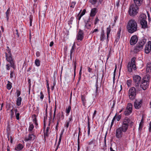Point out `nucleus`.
<instances>
[{
	"mask_svg": "<svg viewBox=\"0 0 151 151\" xmlns=\"http://www.w3.org/2000/svg\"><path fill=\"white\" fill-rule=\"evenodd\" d=\"M121 31V28H119L118 29V31L117 33L116 37L115 42H117L119 40L120 36V33Z\"/></svg>",
	"mask_w": 151,
	"mask_h": 151,
	"instance_id": "nucleus-18",
	"label": "nucleus"
},
{
	"mask_svg": "<svg viewBox=\"0 0 151 151\" xmlns=\"http://www.w3.org/2000/svg\"><path fill=\"white\" fill-rule=\"evenodd\" d=\"M121 115H119L118 116L116 117V119L117 121H119L120 119H121Z\"/></svg>",
	"mask_w": 151,
	"mask_h": 151,
	"instance_id": "nucleus-60",
	"label": "nucleus"
},
{
	"mask_svg": "<svg viewBox=\"0 0 151 151\" xmlns=\"http://www.w3.org/2000/svg\"><path fill=\"white\" fill-rule=\"evenodd\" d=\"M84 22L85 24V28L88 29H90L91 27V22L90 20V18H89L88 20H85Z\"/></svg>",
	"mask_w": 151,
	"mask_h": 151,
	"instance_id": "nucleus-15",
	"label": "nucleus"
},
{
	"mask_svg": "<svg viewBox=\"0 0 151 151\" xmlns=\"http://www.w3.org/2000/svg\"><path fill=\"white\" fill-rule=\"evenodd\" d=\"M95 139H93L90 142H88V144L89 145H91L92 144L95 143Z\"/></svg>",
	"mask_w": 151,
	"mask_h": 151,
	"instance_id": "nucleus-45",
	"label": "nucleus"
},
{
	"mask_svg": "<svg viewBox=\"0 0 151 151\" xmlns=\"http://www.w3.org/2000/svg\"><path fill=\"white\" fill-rule=\"evenodd\" d=\"M14 112L13 109L11 110L10 115L11 118H13L14 116Z\"/></svg>",
	"mask_w": 151,
	"mask_h": 151,
	"instance_id": "nucleus-48",
	"label": "nucleus"
},
{
	"mask_svg": "<svg viewBox=\"0 0 151 151\" xmlns=\"http://www.w3.org/2000/svg\"><path fill=\"white\" fill-rule=\"evenodd\" d=\"M140 23L142 28L145 29L147 28V22L146 20H140Z\"/></svg>",
	"mask_w": 151,
	"mask_h": 151,
	"instance_id": "nucleus-16",
	"label": "nucleus"
},
{
	"mask_svg": "<svg viewBox=\"0 0 151 151\" xmlns=\"http://www.w3.org/2000/svg\"><path fill=\"white\" fill-rule=\"evenodd\" d=\"M133 80L134 83V86L137 88H138L140 85L141 80V77L138 75H134L133 76Z\"/></svg>",
	"mask_w": 151,
	"mask_h": 151,
	"instance_id": "nucleus-6",
	"label": "nucleus"
},
{
	"mask_svg": "<svg viewBox=\"0 0 151 151\" xmlns=\"http://www.w3.org/2000/svg\"><path fill=\"white\" fill-rule=\"evenodd\" d=\"M76 2L75 1H73L71 2L70 3V7L72 8H74L75 7V6L76 4Z\"/></svg>",
	"mask_w": 151,
	"mask_h": 151,
	"instance_id": "nucleus-40",
	"label": "nucleus"
},
{
	"mask_svg": "<svg viewBox=\"0 0 151 151\" xmlns=\"http://www.w3.org/2000/svg\"><path fill=\"white\" fill-rule=\"evenodd\" d=\"M50 129V127H47L46 129V132H45L44 131V137H48V132Z\"/></svg>",
	"mask_w": 151,
	"mask_h": 151,
	"instance_id": "nucleus-32",
	"label": "nucleus"
},
{
	"mask_svg": "<svg viewBox=\"0 0 151 151\" xmlns=\"http://www.w3.org/2000/svg\"><path fill=\"white\" fill-rule=\"evenodd\" d=\"M146 42V40L143 39L139 41L137 44L134 49V51L136 52H138L143 48V46Z\"/></svg>",
	"mask_w": 151,
	"mask_h": 151,
	"instance_id": "nucleus-4",
	"label": "nucleus"
},
{
	"mask_svg": "<svg viewBox=\"0 0 151 151\" xmlns=\"http://www.w3.org/2000/svg\"><path fill=\"white\" fill-rule=\"evenodd\" d=\"M147 18V16L145 14H140L139 17V20H146Z\"/></svg>",
	"mask_w": 151,
	"mask_h": 151,
	"instance_id": "nucleus-29",
	"label": "nucleus"
},
{
	"mask_svg": "<svg viewBox=\"0 0 151 151\" xmlns=\"http://www.w3.org/2000/svg\"><path fill=\"white\" fill-rule=\"evenodd\" d=\"M72 120V116H70L68 120H67L65 122V126L67 128H68L69 125V124L70 122Z\"/></svg>",
	"mask_w": 151,
	"mask_h": 151,
	"instance_id": "nucleus-23",
	"label": "nucleus"
},
{
	"mask_svg": "<svg viewBox=\"0 0 151 151\" xmlns=\"http://www.w3.org/2000/svg\"><path fill=\"white\" fill-rule=\"evenodd\" d=\"M83 32L82 30L80 29L77 34L76 39L78 40L82 41L83 39Z\"/></svg>",
	"mask_w": 151,
	"mask_h": 151,
	"instance_id": "nucleus-9",
	"label": "nucleus"
},
{
	"mask_svg": "<svg viewBox=\"0 0 151 151\" xmlns=\"http://www.w3.org/2000/svg\"><path fill=\"white\" fill-rule=\"evenodd\" d=\"M81 99L83 105L85 106L86 105V96L84 95H81Z\"/></svg>",
	"mask_w": 151,
	"mask_h": 151,
	"instance_id": "nucleus-25",
	"label": "nucleus"
},
{
	"mask_svg": "<svg viewBox=\"0 0 151 151\" xmlns=\"http://www.w3.org/2000/svg\"><path fill=\"white\" fill-rule=\"evenodd\" d=\"M127 28L129 33H133L137 30V23L135 20L131 19L128 22Z\"/></svg>",
	"mask_w": 151,
	"mask_h": 151,
	"instance_id": "nucleus-1",
	"label": "nucleus"
},
{
	"mask_svg": "<svg viewBox=\"0 0 151 151\" xmlns=\"http://www.w3.org/2000/svg\"><path fill=\"white\" fill-rule=\"evenodd\" d=\"M142 103V100H141L139 101L136 100L134 104L135 108L136 109H138L140 108L141 107Z\"/></svg>",
	"mask_w": 151,
	"mask_h": 151,
	"instance_id": "nucleus-12",
	"label": "nucleus"
},
{
	"mask_svg": "<svg viewBox=\"0 0 151 151\" xmlns=\"http://www.w3.org/2000/svg\"><path fill=\"white\" fill-rule=\"evenodd\" d=\"M138 41L137 37L136 35L132 36L130 40V43L131 45H135Z\"/></svg>",
	"mask_w": 151,
	"mask_h": 151,
	"instance_id": "nucleus-11",
	"label": "nucleus"
},
{
	"mask_svg": "<svg viewBox=\"0 0 151 151\" xmlns=\"http://www.w3.org/2000/svg\"><path fill=\"white\" fill-rule=\"evenodd\" d=\"M33 117L34 118L33 119V121L34 122H36L37 121V120L36 118V116L35 114H34L33 115Z\"/></svg>",
	"mask_w": 151,
	"mask_h": 151,
	"instance_id": "nucleus-49",
	"label": "nucleus"
},
{
	"mask_svg": "<svg viewBox=\"0 0 151 151\" xmlns=\"http://www.w3.org/2000/svg\"><path fill=\"white\" fill-rule=\"evenodd\" d=\"M136 94V88L134 87L131 88L129 90L128 95L129 99L131 100H134L135 98Z\"/></svg>",
	"mask_w": 151,
	"mask_h": 151,
	"instance_id": "nucleus-5",
	"label": "nucleus"
},
{
	"mask_svg": "<svg viewBox=\"0 0 151 151\" xmlns=\"http://www.w3.org/2000/svg\"><path fill=\"white\" fill-rule=\"evenodd\" d=\"M151 50V42L149 41L146 45L145 48V52L147 54L149 53Z\"/></svg>",
	"mask_w": 151,
	"mask_h": 151,
	"instance_id": "nucleus-14",
	"label": "nucleus"
},
{
	"mask_svg": "<svg viewBox=\"0 0 151 151\" xmlns=\"http://www.w3.org/2000/svg\"><path fill=\"white\" fill-rule=\"evenodd\" d=\"M10 8H9L7 10L6 12V18L7 19V21L9 19V15H10Z\"/></svg>",
	"mask_w": 151,
	"mask_h": 151,
	"instance_id": "nucleus-31",
	"label": "nucleus"
},
{
	"mask_svg": "<svg viewBox=\"0 0 151 151\" xmlns=\"http://www.w3.org/2000/svg\"><path fill=\"white\" fill-rule=\"evenodd\" d=\"M80 12H79V13L78 14L77 16L78 19L79 20L81 19L82 17V16L80 15Z\"/></svg>",
	"mask_w": 151,
	"mask_h": 151,
	"instance_id": "nucleus-58",
	"label": "nucleus"
},
{
	"mask_svg": "<svg viewBox=\"0 0 151 151\" xmlns=\"http://www.w3.org/2000/svg\"><path fill=\"white\" fill-rule=\"evenodd\" d=\"M5 55L6 60L10 63L11 66L14 68V63L12 56V54H8L6 52Z\"/></svg>",
	"mask_w": 151,
	"mask_h": 151,
	"instance_id": "nucleus-7",
	"label": "nucleus"
},
{
	"mask_svg": "<svg viewBox=\"0 0 151 151\" xmlns=\"http://www.w3.org/2000/svg\"><path fill=\"white\" fill-rule=\"evenodd\" d=\"M110 32L111 29L110 28V26H109L108 27H107L106 29V37L108 41V38L109 37V35L110 33Z\"/></svg>",
	"mask_w": 151,
	"mask_h": 151,
	"instance_id": "nucleus-30",
	"label": "nucleus"
},
{
	"mask_svg": "<svg viewBox=\"0 0 151 151\" xmlns=\"http://www.w3.org/2000/svg\"><path fill=\"white\" fill-rule=\"evenodd\" d=\"M81 131H79L78 132V143L79 142V135H81Z\"/></svg>",
	"mask_w": 151,
	"mask_h": 151,
	"instance_id": "nucleus-57",
	"label": "nucleus"
},
{
	"mask_svg": "<svg viewBox=\"0 0 151 151\" xmlns=\"http://www.w3.org/2000/svg\"><path fill=\"white\" fill-rule=\"evenodd\" d=\"M97 1V0H91V2L92 4L93 5L96 3Z\"/></svg>",
	"mask_w": 151,
	"mask_h": 151,
	"instance_id": "nucleus-53",
	"label": "nucleus"
},
{
	"mask_svg": "<svg viewBox=\"0 0 151 151\" xmlns=\"http://www.w3.org/2000/svg\"><path fill=\"white\" fill-rule=\"evenodd\" d=\"M139 6L135 4H132L129 7V13L130 16H134L138 13Z\"/></svg>",
	"mask_w": 151,
	"mask_h": 151,
	"instance_id": "nucleus-2",
	"label": "nucleus"
},
{
	"mask_svg": "<svg viewBox=\"0 0 151 151\" xmlns=\"http://www.w3.org/2000/svg\"><path fill=\"white\" fill-rule=\"evenodd\" d=\"M132 112L131 111L127 110V109H126L124 112V114L125 115L128 116Z\"/></svg>",
	"mask_w": 151,
	"mask_h": 151,
	"instance_id": "nucleus-39",
	"label": "nucleus"
},
{
	"mask_svg": "<svg viewBox=\"0 0 151 151\" xmlns=\"http://www.w3.org/2000/svg\"><path fill=\"white\" fill-rule=\"evenodd\" d=\"M8 83L6 85V88H7L8 90H10L12 88V83L9 81H8Z\"/></svg>",
	"mask_w": 151,
	"mask_h": 151,
	"instance_id": "nucleus-34",
	"label": "nucleus"
},
{
	"mask_svg": "<svg viewBox=\"0 0 151 151\" xmlns=\"http://www.w3.org/2000/svg\"><path fill=\"white\" fill-rule=\"evenodd\" d=\"M6 68L7 70H9L10 69V65L7 64L6 65Z\"/></svg>",
	"mask_w": 151,
	"mask_h": 151,
	"instance_id": "nucleus-59",
	"label": "nucleus"
},
{
	"mask_svg": "<svg viewBox=\"0 0 151 151\" xmlns=\"http://www.w3.org/2000/svg\"><path fill=\"white\" fill-rule=\"evenodd\" d=\"M64 116L63 111L61 113L59 112L57 115V124L59 123L61 120H63L64 119Z\"/></svg>",
	"mask_w": 151,
	"mask_h": 151,
	"instance_id": "nucleus-10",
	"label": "nucleus"
},
{
	"mask_svg": "<svg viewBox=\"0 0 151 151\" xmlns=\"http://www.w3.org/2000/svg\"><path fill=\"white\" fill-rule=\"evenodd\" d=\"M121 128H118L116 129V136L117 138H119L122 137L123 132Z\"/></svg>",
	"mask_w": 151,
	"mask_h": 151,
	"instance_id": "nucleus-13",
	"label": "nucleus"
},
{
	"mask_svg": "<svg viewBox=\"0 0 151 151\" xmlns=\"http://www.w3.org/2000/svg\"><path fill=\"white\" fill-rule=\"evenodd\" d=\"M119 2L120 1H117V2H116V6L117 7V8H118L119 7Z\"/></svg>",
	"mask_w": 151,
	"mask_h": 151,
	"instance_id": "nucleus-64",
	"label": "nucleus"
},
{
	"mask_svg": "<svg viewBox=\"0 0 151 151\" xmlns=\"http://www.w3.org/2000/svg\"><path fill=\"white\" fill-rule=\"evenodd\" d=\"M112 106L111 107L112 108H114L115 105V102L114 101H113L112 102H111L110 104V105Z\"/></svg>",
	"mask_w": 151,
	"mask_h": 151,
	"instance_id": "nucleus-46",
	"label": "nucleus"
},
{
	"mask_svg": "<svg viewBox=\"0 0 151 151\" xmlns=\"http://www.w3.org/2000/svg\"><path fill=\"white\" fill-rule=\"evenodd\" d=\"M129 125L126 124H122V126L119 128H121L122 130V131L123 132H126L128 128Z\"/></svg>",
	"mask_w": 151,
	"mask_h": 151,
	"instance_id": "nucleus-17",
	"label": "nucleus"
},
{
	"mask_svg": "<svg viewBox=\"0 0 151 151\" xmlns=\"http://www.w3.org/2000/svg\"><path fill=\"white\" fill-rule=\"evenodd\" d=\"M132 104L131 103H129L128 104L126 109L127 110L131 111L132 112Z\"/></svg>",
	"mask_w": 151,
	"mask_h": 151,
	"instance_id": "nucleus-26",
	"label": "nucleus"
},
{
	"mask_svg": "<svg viewBox=\"0 0 151 151\" xmlns=\"http://www.w3.org/2000/svg\"><path fill=\"white\" fill-rule=\"evenodd\" d=\"M16 33H15V34H16L17 35V37L18 38L19 37V34L18 33V30L17 29H16Z\"/></svg>",
	"mask_w": 151,
	"mask_h": 151,
	"instance_id": "nucleus-61",
	"label": "nucleus"
},
{
	"mask_svg": "<svg viewBox=\"0 0 151 151\" xmlns=\"http://www.w3.org/2000/svg\"><path fill=\"white\" fill-rule=\"evenodd\" d=\"M147 70H148V71L151 70V63H148L147 65Z\"/></svg>",
	"mask_w": 151,
	"mask_h": 151,
	"instance_id": "nucleus-35",
	"label": "nucleus"
},
{
	"mask_svg": "<svg viewBox=\"0 0 151 151\" xmlns=\"http://www.w3.org/2000/svg\"><path fill=\"white\" fill-rule=\"evenodd\" d=\"M96 94H98V85L97 83H96Z\"/></svg>",
	"mask_w": 151,
	"mask_h": 151,
	"instance_id": "nucleus-56",
	"label": "nucleus"
},
{
	"mask_svg": "<svg viewBox=\"0 0 151 151\" xmlns=\"http://www.w3.org/2000/svg\"><path fill=\"white\" fill-rule=\"evenodd\" d=\"M143 122L142 120L139 124V129H141L142 127Z\"/></svg>",
	"mask_w": 151,
	"mask_h": 151,
	"instance_id": "nucleus-51",
	"label": "nucleus"
},
{
	"mask_svg": "<svg viewBox=\"0 0 151 151\" xmlns=\"http://www.w3.org/2000/svg\"><path fill=\"white\" fill-rule=\"evenodd\" d=\"M130 122V119L127 117H126L124 119L122 124H127L129 125V124Z\"/></svg>",
	"mask_w": 151,
	"mask_h": 151,
	"instance_id": "nucleus-22",
	"label": "nucleus"
},
{
	"mask_svg": "<svg viewBox=\"0 0 151 151\" xmlns=\"http://www.w3.org/2000/svg\"><path fill=\"white\" fill-rule=\"evenodd\" d=\"M96 113H97L96 111V110H95L94 112V113H93V117H92L93 118H94V117L96 115Z\"/></svg>",
	"mask_w": 151,
	"mask_h": 151,
	"instance_id": "nucleus-62",
	"label": "nucleus"
},
{
	"mask_svg": "<svg viewBox=\"0 0 151 151\" xmlns=\"http://www.w3.org/2000/svg\"><path fill=\"white\" fill-rule=\"evenodd\" d=\"M73 63L74 66V76H76V60L75 61H73Z\"/></svg>",
	"mask_w": 151,
	"mask_h": 151,
	"instance_id": "nucleus-33",
	"label": "nucleus"
},
{
	"mask_svg": "<svg viewBox=\"0 0 151 151\" xmlns=\"http://www.w3.org/2000/svg\"><path fill=\"white\" fill-rule=\"evenodd\" d=\"M39 0H34V3L33 5L34 8L37 7V5L39 3Z\"/></svg>",
	"mask_w": 151,
	"mask_h": 151,
	"instance_id": "nucleus-37",
	"label": "nucleus"
},
{
	"mask_svg": "<svg viewBox=\"0 0 151 151\" xmlns=\"http://www.w3.org/2000/svg\"><path fill=\"white\" fill-rule=\"evenodd\" d=\"M132 82V81L130 80H127V86L128 87L130 86L131 85Z\"/></svg>",
	"mask_w": 151,
	"mask_h": 151,
	"instance_id": "nucleus-41",
	"label": "nucleus"
},
{
	"mask_svg": "<svg viewBox=\"0 0 151 151\" xmlns=\"http://www.w3.org/2000/svg\"><path fill=\"white\" fill-rule=\"evenodd\" d=\"M14 71H11L10 74V78H12V77H13V74H14Z\"/></svg>",
	"mask_w": 151,
	"mask_h": 151,
	"instance_id": "nucleus-63",
	"label": "nucleus"
},
{
	"mask_svg": "<svg viewBox=\"0 0 151 151\" xmlns=\"http://www.w3.org/2000/svg\"><path fill=\"white\" fill-rule=\"evenodd\" d=\"M22 100V98L21 97H18L16 101V104L18 106H19L21 104Z\"/></svg>",
	"mask_w": 151,
	"mask_h": 151,
	"instance_id": "nucleus-27",
	"label": "nucleus"
},
{
	"mask_svg": "<svg viewBox=\"0 0 151 151\" xmlns=\"http://www.w3.org/2000/svg\"><path fill=\"white\" fill-rule=\"evenodd\" d=\"M35 64L37 66H39L40 65V61L39 59H37L35 61Z\"/></svg>",
	"mask_w": 151,
	"mask_h": 151,
	"instance_id": "nucleus-38",
	"label": "nucleus"
},
{
	"mask_svg": "<svg viewBox=\"0 0 151 151\" xmlns=\"http://www.w3.org/2000/svg\"><path fill=\"white\" fill-rule=\"evenodd\" d=\"M90 123L89 121V119H88V129H90Z\"/></svg>",
	"mask_w": 151,
	"mask_h": 151,
	"instance_id": "nucleus-54",
	"label": "nucleus"
},
{
	"mask_svg": "<svg viewBox=\"0 0 151 151\" xmlns=\"http://www.w3.org/2000/svg\"><path fill=\"white\" fill-rule=\"evenodd\" d=\"M35 136L32 134H29L28 138H26L25 139L26 141L33 140L35 138Z\"/></svg>",
	"mask_w": 151,
	"mask_h": 151,
	"instance_id": "nucleus-19",
	"label": "nucleus"
},
{
	"mask_svg": "<svg viewBox=\"0 0 151 151\" xmlns=\"http://www.w3.org/2000/svg\"><path fill=\"white\" fill-rule=\"evenodd\" d=\"M16 93H17V96L18 98L19 97V96L21 94V91L19 90H17Z\"/></svg>",
	"mask_w": 151,
	"mask_h": 151,
	"instance_id": "nucleus-50",
	"label": "nucleus"
},
{
	"mask_svg": "<svg viewBox=\"0 0 151 151\" xmlns=\"http://www.w3.org/2000/svg\"><path fill=\"white\" fill-rule=\"evenodd\" d=\"M135 4L139 6L142 3V0H134Z\"/></svg>",
	"mask_w": 151,
	"mask_h": 151,
	"instance_id": "nucleus-28",
	"label": "nucleus"
},
{
	"mask_svg": "<svg viewBox=\"0 0 151 151\" xmlns=\"http://www.w3.org/2000/svg\"><path fill=\"white\" fill-rule=\"evenodd\" d=\"M106 136H105V138H104V145L103 146L104 147H103V149L104 150H106Z\"/></svg>",
	"mask_w": 151,
	"mask_h": 151,
	"instance_id": "nucleus-43",
	"label": "nucleus"
},
{
	"mask_svg": "<svg viewBox=\"0 0 151 151\" xmlns=\"http://www.w3.org/2000/svg\"><path fill=\"white\" fill-rule=\"evenodd\" d=\"M149 85V82L148 81L145 80V79H143L140 84L141 87L143 90H145L146 89Z\"/></svg>",
	"mask_w": 151,
	"mask_h": 151,
	"instance_id": "nucleus-8",
	"label": "nucleus"
},
{
	"mask_svg": "<svg viewBox=\"0 0 151 151\" xmlns=\"http://www.w3.org/2000/svg\"><path fill=\"white\" fill-rule=\"evenodd\" d=\"M106 36L105 35V32L104 30H102L101 32L100 35V40L101 41H103L105 39Z\"/></svg>",
	"mask_w": 151,
	"mask_h": 151,
	"instance_id": "nucleus-21",
	"label": "nucleus"
},
{
	"mask_svg": "<svg viewBox=\"0 0 151 151\" xmlns=\"http://www.w3.org/2000/svg\"><path fill=\"white\" fill-rule=\"evenodd\" d=\"M61 139H62V138H59L58 143L57 147L56 148V149L55 151H56L57 150H58V149L59 147V146L60 144V142L61 141Z\"/></svg>",
	"mask_w": 151,
	"mask_h": 151,
	"instance_id": "nucleus-42",
	"label": "nucleus"
},
{
	"mask_svg": "<svg viewBox=\"0 0 151 151\" xmlns=\"http://www.w3.org/2000/svg\"><path fill=\"white\" fill-rule=\"evenodd\" d=\"M81 10L80 11V15L82 17L84 14H85V12H86V10L85 9H83V11L81 13Z\"/></svg>",
	"mask_w": 151,
	"mask_h": 151,
	"instance_id": "nucleus-47",
	"label": "nucleus"
},
{
	"mask_svg": "<svg viewBox=\"0 0 151 151\" xmlns=\"http://www.w3.org/2000/svg\"><path fill=\"white\" fill-rule=\"evenodd\" d=\"M24 147L23 145L19 143L16 145L15 149L16 150L20 151L22 150Z\"/></svg>",
	"mask_w": 151,
	"mask_h": 151,
	"instance_id": "nucleus-20",
	"label": "nucleus"
},
{
	"mask_svg": "<svg viewBox=\"0 0 151 151\" xmlns=\"http://www.w3.org/2000/svg\"><path fill=\"white\" fill-rule=\"evenodd\" d=\"M16 114V119L17 120H19V113H17L15 114Z\"/></svg>",
	"mask_w": 151,
	"mask_h": 151,
	"instance_id": "nucleus-52",
	"label": "nucleus"
},
{
	"mask_svg": "<svg viewBox=\"0 0 151 151\" xmlns=\"http://www.w3.org/2000/svg\"><path fill=\"white\" fill-rule=\"evenodd\" d=\"M96 13V9L94 8L91 9L90 15L91 17H94Z\"/></svg>",
	"mask_w": 151,
	"mask_h": 151,
	"instance_id": "nucleus-24",
	"label": "nucleus"
},
{
	"mask_svg": "<svg viewBox=\"0 0 151 151\" xmlns=\"http://www.w3.org/2000/svg\"><path fill=\"white\" fill-rule=\"evenodd\" d=\"M34 128V125L32 124H30L29 128V131H31Z\"/></svg>",
	"mask_w": 151,
	"mask_h": 151,
	"instance_id": "nucleus-44",
	"label": "nucleus"
},
{
	"mask_svg": "<svg viewBox=\"0 0 151 151\" xmlns=\"http://www.w3.org/2000/svg\"><path fill=\"white\" fill-rule=\"evenodd\" d=\"M135 58H132L131 59V62H129L128 63L127 69L129 72H132L133 70H135L137 69L135 65Z\"/></svg>",
	"mask_w": 151,
	"mask_h": 151,
	"instance_id": "nucleus-3",
	"label": "nucleus"
},
{
	"mask_svg": "<svg viewBox=\"0 0 151 151\" xmlns=\"http://www.w3.org/2000/svg\"><path fill=\"white\" fill-rule=\"evenodd\" d=\"M71 106H69L68 108H66L65 111L66 114H68L69 113L71 109Z\"/></svg>",
	"mask_w": 151,
	"mask_h": 151,
	"instance_id": "nucleus-36",
	"label": "nucleus"
},
{
	"mask_svg": "<svg viewBox=\"0 0 151 151\" xmlns=\"http://www.w3.org/2000/svg\"><path fill=\"white\" fill-rule=\"evenodd\" d=\"M40 95H41V96L40 97V98L41 99H42V100L43 99L44 96V95L43 94L42 92L41 91L40 92Z\"/></svg>",
	"mask_w": 151,
	"mask_h": 151,
	"instance_id": "nucleus-55",
	"label": "nucleus"
}]
</instances>
